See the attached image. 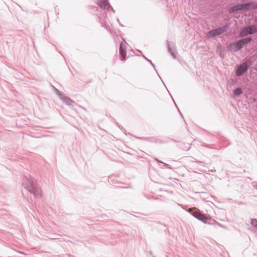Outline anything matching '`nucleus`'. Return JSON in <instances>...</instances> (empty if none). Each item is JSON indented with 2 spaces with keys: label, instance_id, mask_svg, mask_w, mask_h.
Wrapping results in <instances>:
<instances>
[{
  "label": "nucleus",
  "instance_id": "obj_12",
  "mask_svg": "<svg viewBox=\"0 0 257 257\" xmlns=\"http://www.w3.org/2000/svg\"><path fill=\"white\" fill-rule=\"evenodd\" d=\"M242 10H248L250 8L253 9V5H254V2H248L244 4H240Z\"/></svg>",
  "mask_w": 257,
  "mask_h": 257
},
{
  "label": "nucleus",
  "instance_id": "obj_21",
  "mask_svg": "<svg viewBox=\"0 0 257 257\" xmlns=\"http://www.w3.org/2000/svg\"><path fill=\"white\" fill-rule=\"evenodd\" d=\"M239 204H244V202H240Z\"/></svg>",
  "mask_w": 257,
  "mask_h": 257
},
{
  "label": "nucleus",
  "instance_id": "obj_22",
  "mask_svg": "<svg viewBox=\"0 0 257 257\" xmlns=\"http://www.w3.org/2000/svg\"><path fill=\"white\" fill-rule=\"evenodd\" d=\"M111 178H112L111 177H109L108 178V179H109V180H111Z\"/></svg>",
  "mask_w": 257,
  "mask_h": 257
},
{
  "label": "nucleus",
  "instance_id": "obj_11",
  "mask_svg": "<svg viewBox=\"0 0 257 257\" xmlns=\"http://www.w3.org/2000/svg\"><path fill=\"white\" fill-rule=\"evenodd\" d=\"M119 54L121 56V60L124 61L126 59V51L125 45L121 42L119 46Z\"/></svg>",
  "mask_w": 257,
  "mask_h": 257
},
{
  "label": "nucleus",
  "instance_id": "obj_4",
  "mask_svg": "<svg viewBox=\"0 0 257 257\" xmlns=\"http://www.w3.org/2000/svg\"><path fill=\"white\" fill-rule=\"evenodd\" d=\"M256 33L257 26L252 25L242 28L240 31L239 35L240 37H243Z\"/></svg>",
  "mask_w": 257,
  "mask_h": 257
},
{
  "label": "nucleus",
  "instance_id": "obj_18",
  "mask_svg": "<svg viewBox=\"0 0 257 257\" xmlns=\"http://www.w3.org/2000/svg\"><path fill=\"white\" fill-rule=\"evenodd\" d=\"M254 7H253V10H256L257 9V3L255 4L254 3V5H253Z\"/></svg>",
  "mask_w": 257,
  "mask_h": 257
},
{
  "label": "nucleus",
  "instance_id": "obj_2",
  "mask_svg": "<svg viewBox=\"0 0 257 257\" xmlns=\"http://www.w3.org/2000/svg\"><path fill=\"white\" fill-rule=\"evenodd\" d=\"M252 40L251 37H247L240 39L237 42L231 43L229 46L228 49L231 51L236 52L240 50L245 45L250 42Z\"/></svg>",
  "mask_w": 257,
  "mask_h": 257
},
{
  "label": "nucleus",
  "instance_id": "obj_13",
  "mask_svg": "<svg viewBox=\"0 0 257 257\" xmlns=\"http://www.w3.org/2000/svg\"><path fill=\"white\" fill-rule=\"evenodd\" d=\"M240 11H242V8L241 7V5L238 4L231 7L229 10V13L232 14Z\"/></svg>",
  "mask_w": 257,
  "mask_h": 257
},
{
  "label": "nucleus",
  "instance_id": "obj_6",
  "mask_svg": "<svg viewBox=\"0 0 257 257\" xmlns=\"http://www.w3.org/2000/svg\"><path fill=\"white\" fill-rule=\"evenodd\" d=\"M57 95L59 96L60 98L68 105H72L74 101L68 97L65 96L64 94L60 91L58 89L55 88Z\"/></svg>",
  "mask_w": 257,
  "mask_h": 257
},
{
  "label": "nucleus",
  "instance_id": "obj_14",
  "mask_svg": "<svg viewBox=\"0 0 257 257\" xmlns=\"http://www.w3.org/2000/svg\"><path fill=\"white\" fill-rule=\"evenodd\" d=\"M242 93V91L241 88L238 87L233 91V94L236 96H239Z\"/></svg>",
  "mask_w": 257,
  "mask_h": 257
},
{
  "label": "nucleus",
  "instance_id": "obj_1",
  "mask_svg": "<svg viewBox=\"0 0 257 257\" xmlns=\"http://www.w3.org/2000/svg\"><path fill=\"white\" fill-rule=\"evenodd\" d=\"M22 185L34 197L40 198L42 197L41 190L38 187L37 184L31 176H25L23 178Z\"/></svg>",
  "mask_w": 257,
  "mask_h": 257
},
{
  "label": "nucleus",
  "instance_id": "obj_9",
  "mask_svg": "<svg viewBox=\"0 0 257 257\" xmlns=\"http://www.w3.org/2000/svg\"><path fill=\"white\" fill-rule=\"evenodd\" d=\"M97 5L104 11V14L106 13L105 9L110 7V5L108 0H97Z\"/></svg>",
  "mask_w": 257,
  "mask_h": 257
},
{
  "label": "nucleus",
  "instance_id": "obj_3",
  "mask_svg": "<svg viewBox=\"0 0 257 257\" xmlns=\"http://www.w3.org/2000/svg\"><path fill=\"white\" fill-rule=\"evenodd\" d=\"M252 62L251 60L248 59L246 60L245 62L239 65L236 71H235V75L237 76H240L243 74L245 73L251 65Z\"/></svg>",
  "mask_w": 257,
  "mask_h": 257
},
{
  "label": "nucleus",
  "instance_id": "obj_19",
  "mask_svg": "<svg viewBox=\"0 0 257 257\" xmlns=\"http://www.w3.org/2000/svg\"><path fill=\"white\" fill-rule=\"evenodd\" d=\"M163 164H164V166L167 167L168 168H170V167H169V165L168 164H166V163H164V162H163Z\"/></svg>",
  "mask_w": 257,
  "mask_h": 257
},
{
  "label": "nucleus",
  "instance_id": "obj_7",
  "mask_svg": "<svg viewBox=\"0 0 257 257\" xmlns=\"http://www.w3.org/2000/svg\"><path fill=\"white\" fill-rule=\"evenodd\" d=\"M192 214L194 217L205 223H207V221L209 219V218L206 215L202 214L198 210H195V211L193 212Z\"/></svg>",
  "mask_w": 257,
  "mask_h": 257
},
{
  "label": "nucleus",
  "instance_id": "obj_10",
  "mask_svg": "<svg viewBox=\"0 0 257 257\" xmlns=\"http://www.w3.org/2000/svg\"><path fill=\"white\" fill-rule=\"evenodd\" d=\"M109 9H111V10L112 11L113 13H115V11L113 9V8L110 6V7H109V8H106L105 9V11H106V13L104 14V11H103V14H102V16L104 17V18H102V17L101 16V17H99V20H100V23L103 25H106L107 24V11H109Z\"/></svg>",
  "mask_w": 257,
  "mask_h": 257
},
{
  "label": "nucleus",
  "instance_id": "obj_16",
  "mask_svg": "<svg viewBox=\"0 0 257 257\" xmlns=\"http://www.w3.org/2000/svg\"><path fill=\"white\" fill-rule=\"evenodd\" d=\"M143 57L148 61V62H150V64L153 66V67L155 69V67L154 64L152 62V61L148 59H147L145 56H143Z\"/></svg>",
  "mask_w": 257,
  "mask_h": 257
},
{
  "label": "nucleus",
  "instance_id": "obj_17",
  "mask_svg": "<svg viewBox=\"0 0 257 257\" xmlns=\"http://www.w3.org/2000/svg\"><path fill=\"white\" fill-rule=\"evenodd\" d=\"M253 187L257 190V182H254L252 183Z\"/></svg>",
  "mask_w": 257,
  "mask_h": 257
},
{
  "label": "nucleus",
  "instance_id": "obj_15",
  "mask_svg": "<svg viewBox=\"0 0 257 257\" xmlns=\"http://www.w3.org/2000/svg\"><path fill=\"white\" fill-rule=\"evenodd\" d=\"M250 223L253 227L257 228V219H252Z\"/></svg>",
  "mask_w": 257,
  "mask_h": 257
},
{
  "label": "nucleus",
  "instance_id": "obj_20",
  "mask_svg": "<svg viewBox=\"0 0 257 257\" xmlns=\"http://www.w3.org/2000/svg\"><path fill=\"white\" fill-rule=\"evenodd\" d=\"M155 160H156L157 162H158V163H163V162H162V161H160V160H158L157 159H155Z\"/></svg>",
  "mask_w": 257,
  "mask_h": 257
},
{
  "label": "nucleus",
  "instance_id": "obj_23",
  "mask_svg": "<svg viewBox=\"0 0 257 257\" xmlns=\"http://www.w3.org/2000/svg\"><path fill=\"white\" fill-rule=\"evenodd\" d=\"M150 253L151 255H152V251H150Z\"/></svg>",
  "mask_w": 257,
  "mask_h": 257
},
{
  "label": "nucleus",
  "instance_id": "obj_5",
  "mask_svg": "<svg viewBox=\"0 0 257 257\" xmlns=\"http://www.w3.org/2000/svg\"><path fill=\"white\" fill-rule=\"evenodd\" d=\"M228 29V26L225 25L211 30L208 32V35L212 37L219 36L225 32Z\"/></svg>",
  "mask_w": 257,
  "mask_h": 257
},
{
  "label": "nucleus",
  "instance_id": "obj_8",
  "mask_svg": "<svg viewBox=\"0 0 257 257\" xmlns=\"http://www.w3.org/2000/svg\"><path fill=\"white\" fill-rule=\"evenodd\" d=\"M168 49L169 53L171 55L173 59H175L177 54L175 45L173 42H168Z\"/></svg>",
  "mask_w": 257,
  "mask_h": 257
}]
</instances>
